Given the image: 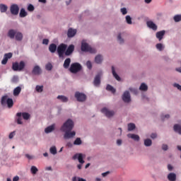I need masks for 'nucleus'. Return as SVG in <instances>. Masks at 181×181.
Segmentation results:
<instances>
[{"label": "nucleus", "instance_id": "obj_40", "mask_svg": "<svg viewBox=\"0 0 181 181\" xmlns=\"http://www.w3.org/2000/svg\"><path fill=\"white\" fill-rule=\"evenodd\" d=\"M135 128H136L135 124L129 123L128 124V131H134V129H135Z\"/></svg>", "mask_w": 181, "mask_h": 181}, {"label": "nucleus", "instance_id": "obj_51", "mask_svg": "<svg viewBox=\"0 0 181 181\" xmlns=\"http://www.w3.org/2000/svg\"><path fill=\"white\" fill-rule=\"evenodd\" d=\"M173 86H174V87H176V88H177V90H180V91H181V86L179 85V83H174Z\"/></svg>", "mask_w": 181, "mask_h": 181}, {"label": "nucleus", "instance_id": "obj_17", "mask_svg": "<svg viewBox=\"0 0 181 181\" xmlns=\"http://www.w3.org/2000/svg\"><path fill=\"white\" fill-rule=\"evenodd\" d=\"M76 33H77V30L69 28L68 30L67 36L68 37H74V36H76Z\"/></svg>", "mask_w": 181, "mask_h": 181}, {"label": "nucleus", "instance_id": "obj_25", "mask_svg": "<svg viewBox=\"0 0 181 181\" xmlns=\"http://www.w3.org/2000/svg\"><path fill=\"white\" fill-rule=\"evenodd\" d=\"M112 72L115 78H116L117 81H121V78L119 77V76H118V74H117V72H115V69L114 68V66H112Z\"/></svg>", "mask_w": 181, "mask_h": 181}, {"label": "nucleus", "instance_id": "obj_54", "mask_svg": "<svg viewBox=\"0 0 181 181\" xmlns=\"http://www.w3.org/2000/svg\"><path fill=\"white\" fill-rule=\"evenodd\" d=\"M42 45H49V40L48 39H44L42 40Z\"/></svg>", "mask_w": 181, "mask_h": 181}, {"label": "nucleus", "instance_id": "obj_53", "mask_svg": "<svg viewBox=\"0 0 181 181\" xmlns=\"http://www.w3.org/2000/svg\"><path fill=\"white\" fill-rule=\"evenodd\" d=\"M13 136H15V132L10 133L8 138H9V139H12V138H13Z\"/></svg>", "mask_w": 181, "mask_h": 181}, {"label": "nucleus", "instance_id": "obj_52", "mask_svg": "<svg viewBox=\"0 0 181 181\" xmlns=\"http://www.w3.org/2000/svg\"><path fill=\"white\" fill-rule=\"evenodd\" d=\"M121 12L123 15H127V8H121Z\"/></svg>", "mask_w": 181, "mask_h": 181}, {"label": "nucleus", "instance_id": "obj_55", "mask_svg": "<svg viewBox=\"0 0 181 181\" xmlns=\"http://www.w3.org/2000/svg\"><path fill=\"white\" fill-rule=\"evenodd\" d=\"M108 175H110V171L102 173L103 177H105V176H108Z\"/></svg>", "mask_w": 181, "mask_h": 181}, {"label": "nucleus", "instance_id": "obj_6", "mask_svg": "<svg viewBox=\"0 0 181 181\" xmlns=\"http://www.w3.org/2000/svg\"><path fill=\"white\" fill-rule=\"evenodd\" d=\"M75 98L78 103H84L87 100V95L83 93L76 91L74 95Z\"/></svg>", "mask_w": 181, "mask_h": 181}, {"label": "nucleus", "instance_id": "obj_60", "mask_svg": "<svg viewBox=\"0 0 181 181\" xmlns=\"http://www.w3.org/2000/svg\"><path fill=\"white\" fill-rule=\"evenodd\" d=\"M156 136H157L156 134H152L151 135V138H152V139H155V138H156Z\"/></svg>", "mask_w": 181, "mask_h": 181}, {"label": "nucleus", "instance_id": "obj_35", "mask_svg": "<svg viewBox=\"0 0 181 181\" xmlns=\"http://www.w3.org/2000/svg\"><path fill=\"white\" fill-rule=\"evenodd\" d=\"M8 100V95H4L1 98V105H5Z\"/></svg>", "mask_w": 181, "mask_h": 181}, {"label": "nucleus", "instance_id": "obj_28", "mask_svg": "<svg viewBox=\"0 0 181 181\" xmlns=\"http://www.w3.org/2000/svg\"><path fill=\"white\" fill-rule=\"evenodd\" d=\"M174 131L175 132H178L180 135H181V125L180 124H175L174 125Z\"/></svg>", "mask_w": 181, "mask_h": 181}, {"label": "nucleus", "instance_id": "obj_45", "mask_svg": "<svg viewBox=\"0 0 181 181\" xmlns=\"http://www.w3.org/2000/svg\"><path fill=\"white\" fill-rule=\"evenodd\" d=\"M175 22H180L181 21V15H176L174 16Z\"/></svg>", "mask_w": 181, "mask_h": 181}, {"label": "nucleus", "instance_id": "obj_3", "mask_svg": "<svg viewBox=\"0 0 181 181\" xmlns=\"http://www.w3.org/2000/svg\"><path fill=\"white\" fill-rule=\"evenodd\" d=\"M25 66L26 64L23 61L20 62V63L13 62L12 64V70H13V71H22V70L25 69Z\"/></svg>", "mask_w": 181, "mask_h": 181}, {"label": "nucleus", "instance_id": "obj_48", "mask_svg": "<svg viewBox=\"0 0 181 181\" xmlns=\"http://www.w3.org/2000/svg\"><path fill=\"white\" fill-rule=\"evenodd\" d=\"M117 40L119 42L120 45H122V43H124V39H122L121 37V33H119L118 35H117Z\"/></svg>", "mask_w": 181, "mask_h": 181}, {"label": "nucleus", "instance_id": "obj_20", "mask_svg": "<svg viewBox=\"0 0 181 181\" xmlns=\"http://www.w3.org/2000/svg\"><path fill=\"white\" fill-rule=\"evenodd\" d=\"M56 127L55 124H52L51 126L47 127L45 129V134H50V132H52V131H54V127Z\"/></svg>", "mask_w": 181, "mask_h": 181}, {"label": "nucleus", "instance_id": "obj_57", "mask_svg": "<svg viewBox=\"0 0 181 181\" xmlns=\"http://www.w3.org/2000/svg\"><path fill=\"white\" fill-rule=\"evenodd\" d=\"M165 118H167V119L170 118V115H165V116H163V115L161 116L162 119H165Z\"/></svg>", "mask_w": 181, "mask_h": 181}, {"label": "nucleus", "instance_id": "obj_29", "mask_svg": "<svg viewBox=\"0 0 181 181\" xmlns=\"http://www.w3.org/2000/svg\"><path fill=\"white\" fill-rule=\"evenodd\" d=\"M6 104L8 108H12V107H13V100H12V98H8Z\"/></svg>", "mask_w": 181, "mask_h": 181}, {"label": "nucleus", "instance_id": "obj_37", "mask_svg": "<svg viewBox=\"0 0 181 181\" xmlns=\"http://www.w3.org/2000/svg\"><path fill=\"white\" fill-rule=\"evenodd\" d=\"M0 11L2 13L6 12V11H8V6H6V5L4 4H0Z\"/></svg>", "mask_w": 181, "mask_h": 181}, {"label": "nucleus", "instance_id": "obj_41", "mask_svg": "<svg viewBox=\"0 0 181 181\" xmlns=\"http://www.w3.org/2000/svg\"><path fill=\"white\" fill-rule=\"evenodd\" d=\"M126 21H127V23H128V25H132V18H131V16H127Z\"/></svg>", "mask_w": 181, "mask_h": 181}, {"label": "nucleus", "instance_id": "obj_30", "mask_svg": "<svg viewBox=\"0 0 181 181\" xmlns=\"http://www.w3.org/2000/svg\"><path fill=\"white\" fill-rule=\"evenodd\" d=\"M57 99L61 100V101H62V103H67L69 101V99L67 98V97L64 96V95H58Z\"/></svg>", "mask_w": 181, "mask_h": 181}, {"label": "nucleus", "instance_id": "obj_59", "mask_svg": "<svg viewBox=\"0 0 181 181\" xmlns=\"http://www.w3.org/2000/svg\"><path fill=\"white\" fill-rule=\"evenodd\" d=\"M13 181H19V177L18 176H16L13 178Z\"/></svg>", "mask_w": 181, "mask_h": 181}, {"label": "nucleus", "instance_id": "obj_9", "mask_svg": "<svg viewBox=\"0 0 181 181\" xmlns=\"http://www.w3.org/2000/svg\"><path fill=\"white\" fill-rule=\"evenodd\" d=\"M11 15L16 16L19 13V6L18 4H12L10 7Z\"/></svg>", "mask_w": 181, "mask_h": 181}, {"label": "nucleus", "instance_id": "obj_47", "mask_svg": "<svg viewBox=\"0 0 181 181\" xmlns=\"http://www.w3.org/2000/svg\"><path fill=\"white\" fill-rule=\"evenodd\" d=\"M28 11H29V12H33L35 11V6L32 4H29L28 6Z\"/></svg>", "mask_w": 181, "mask_h": 181}, {"label": "nucleus", "instance_id": "obj_62", "mask_svg": "<svg viewBox=\"0 0 181 181\" xmlns=\"http://www.w3.org/2000/svg\"><path fill=\"white\" fill-rule=\"evenodd\" d=\"M66 146H69V148H71V146H73V144L70 142H68L66 144Z\"/></svg>", "mask_w": 181, "mask_h": 181}, {"label": "nucleus", "instance_id": "obj_24", "mask_svg": "<svg viewBox=\"0 0 181 181\" xmlns=\"http://www.w3.org/2000/svg\"><path fill=\"white\" fill-rule=\"evenodd\" d=\"M21 91H22V88L21 86H18L13 90V95L15 97L18 96L19 94H21Z\"/></svg>", "mask_w": 181, "mask_h": 181}, {"label": "nucleus", "instance_id": "obj_5", "mask_svg": "<svg viewBox=\"0 0 181 181\" xmlns=\"http://www.w3.org/2000/svg\"><path fill=\"white\" fill-rule=\"evenodd\" d=\"M81 51L82 52H88L89 53H96L97 51L95 49L91 47L87 42H83L81 43Z\"/></svg>", "mask_w": 181, "mask_h": 181}, {"label": "nucleus", "instance_id": "obj_4", "mask_svg": "<svg viewBox=\"0 0 181 181\" xmlns=\"http://www.w3.org/2000/svg\"><path fill=\"white\" fill-rule=\"evenodd\" d=\"M81 64H80V63L78 62H75L71 64L69 71L71 73H73L74 74H76V73H78V71H81Z\"/></svg>", "mask_w": 181, "mask_h": 181}, {"label": "nucleus", "instance_id": "obj_23", "mask_svg": "<svg viewBox=\"0 0 181 181\" xmlns=\"http://www.w3.org/2000/svg\"><path fill=\"white\" fill-rule=\"evenodd\" d=\"M128 138L134 139V141H139V136L138 134H127Z\"/></svg>", "mask_w": 181, "mask_h": 181}, {"label": "nucleus", "instance_id": "obj_49", "mask_svg": "<svg viewBox=\"0 0 181 181\" xmlns=\"http://www.w3.org/2000/svg\"><path fill=\"white\" fill-rule=\"evenodd\" d=\"M11 81L13 83H18V81H19V78L16 76H14L12 79H11Z\"/></svg>", "mask_w": 181, "mask_h": 181}, {"label": "nucleus", "instance_id": "obj_11", "mask_svg": "<svg viewBox=\"0 0 181 181\" xmlns=\"http://www.w3.org/2000/svg\"><path fill=\"white\" fill-rule=\"evenodd\" d=\"M122 100L124 103H130L131 102V95L129 94V92L128 90H126L123 95H122Z\"/></svg>", "mask_w": 181, "mask_h": 181}, {"label": "nucleus", "instance_id": "obj_2", "mask_svg": "<svg viewBox=\"0 0 181 181\" xmlns=\"http://www.w3.org/2000/svg\"><path fill=\"white\" fill-rule=\"evenodd\" d=\"M7 36L10 37V39H15L16 37V40L18 42H21L23 39V35L22 33L18 32V30L13 29L8 30Z\"/></svg>", "mask_w": 181, "mask_h": 181}, {"label": "nucleus", "instance_id": "obj_14", "mask_svg": "<svg viewBox=\"0 0 181 181\" xmlns=\"http://www.w3.org/2000/svg\"><path fill=\"white\" fill-rule=\"evenodd\" d=\"M33 74L35 76H39L40 74H42V69H40V66L36 65L34 66L33 71H32Z\"/></svg>", "mask_w": 181, "mask_h": 181}, {"label": "nucleus", "instance_id": "obj_63", "mask_svg": "<svg viewBox=\"0 0 181 181\" xmlns=\"http://www.w3.org/2000/svg\"><path fill=\"white\" fill-rule=\"evenodd\" d=\"M26 158H28V159H32V156L29 155V154H26L25 155Z\"/></svg>", "mask_w": 181, "mask_h": 181}, {"label": "nucleus", "instance_id": "obj_7", "mask_svg": "<svg viewBox=\"0 0 181 181\" xmlns=\"http://www.w3.org/2000/svg\"><path fill=\"white\" fill-rule=\"evenodd\" d=\"M66 49H67V45H65V44H61L57 47V52L59 57H63L64 54V52H66Z\"/></svg>", "mask_w": 181, "mask_h": 181}, {"label": "nucleus", "instance_id": "obj_61", "mask_svg": "<svg viewBox=\"0 0 181 181\" xmlns=\"http://www.w3.org/2000/svg\"><path fill=\"white\" fill-rule=\"evenodd\" d=\"M117 145H121V144H122V141L121 139H118L117 141Z\"/></svg>", "mask_w": 181, "mask_h": 181}, {"label": "nucleus", "instance_id": "obj_8", "mask_svg": "<svg viewBox=\"0 0 181 181\" xmlns=\"http://www.w3.org/2000/svg\"><path fill=\"white\" fill-rule=\"evenodd\" d=\"M101 112H103V114H105V115L106 117H107V118H111V117H114L115 112L112 110H109L108 109H107L106 107H104L101 110Z\"/></svg>", "mask_w": 181, "mask_h": 181}, {"label": "nucleus", "instance_id": "obj_1", "mask_svg": "<svg viewBox=\"0 0 181 181\" xmlns=\"http://www.w3.org/2000/svg\"><path fill=\"white\" fill-rule=\"evenodd\" d=\"M73 128H74V122H73V120L69 119L64 123V124L61 127V131L65 132L64 135V138L65 139H70V138L76 136V132H71Z\"/></svg>", "mask_w": 181, "mask_h": 181}, {"label": "nucleus", "instance_id": "obj_38", "mask_svg": "<svg viewBox=\"0 0 181 181\" xmlns=\"http://www.w3.org/2000/svg\"><path fill=\"white\" fill-rule=\"evenodd\" d=\"M49 152L52 155H56L57 153V148H56V146H52L49 148Z\"/></svg>", "mask_w": 181, "mask_h": 181}, {"label": "nucleus", "instance_id": "obj_39", "mask_svg": "<svg viewBox=\"0 0 181 181\" xmlns=\"http://www.w3.org/2000/svg\"><path fill=\"white\" fill-rule=\"evenodd\" d=\"M145 146H151L152 145V140L147 139L144 140Z\"/></svg>", "mask_w": 181, "mask_h": 181}, {"label": "nucleus", "instance_id": "obj_18", "mask_svg": "<svg viewBox=\"0 0 181 181\" xmlns=\"http://www.w3.org/2000/svg\"><path fill=\"white\" fill-rule=\"evenodd\" d=\"M165 30H161V31L157 32L156 34V37L160 42V40H162V39H163V37L165 36Z\"/></svg>", "mask_w": 181, "mask_h": 181}, {"label": "nucleus", "instance_id": "obj_64", "mask_svg": "<svg viewBox=\"0 0 181 181\" xmlns=\"http://www.w3.org/2000/svg\"><path fill=\"white\" fill-rule=\"evenodd\" d=\"M78 181H87V180H84V178H80V177H78Z\"/></svg>", "mask_w": 181, "mask_h": 181}, {"label": "nucleus", "instance_id": "obj_12", "mask_svg": "<svg viewBox=\"0 0 181 181\" xmlns=\"http://www.w3.org/2000/svg\"><path fill=\"white\" fill-rule=\"evenodd\" d=\"M83 156L82 153H76L72 157V159H74V160L78 159L79 163H81V165H83V163H84V160L83 159Z\"/></svg>", "mask_w": 181, "mask_h": 181}, {"label": "nucleus", "instance_id": "obj_46", "mask_svg": "<svg viewBox=\"0 0 181 181\" xmlns=\"http://www.w3.org/2000/svg\"><path fill=\"white\" fill-rule=\"evenodd\" d=\"M45 69H46V70H48L49 71H50V70H52V69H53V66L50 63L47 64L45 66Z\"/></svg>", "mask_w": 181, "mask_h": 181}, {"label": "nucleus", "instance_id": "obj_21", "mask_svg": "<svg viewBox=\"0 0 181 181\" xmlns=\"http://www.w3.org/2000/svg\"><path fill=\"white\" fill-rule=\"evenodd\" d=\"M70 63H71V59L70 58L66 59L63 65L64 69H69L70 67Z\"/></svg>", "mask_w": 181, "mask_h": 181}, {"label": "nucleus", "instance_id": "obj_42", "mask_svg": "<svg viewBox=\"0 0 181 181\" xmlns=\"http://www.w3.org/2000/svg\"><path fill=\"white\" fill-rule=\"evenodd\" d=\"M156 49H158V50H160V52H162V50H163V45H162L161 43H158L156 45Z\"/></svg>", "mask_w": 181, "mask_h": 181}, {"label": "nucleus", "instance_id": "obj_16", "mask_svg": "<svg viewBox=\"0 0 181 181\" xmlns=\"http://www.w3.org/2000/svg\"><path fill=\"white\" fill-rule=\"evenodd\" d=\"M74 52V46L73 45H71L68 47L65 52V56H70Z\"/></svg>", "mask_w": 181, "mask_h": 181}, {"label": "nucleus", "instance_id": "obj_26", "mask_svg": "<svg viewBox=\"0 0 181 181\" xmlns=\"http://www.w3.org/2000/svg\"><path fill=\"white\" fill-rule=\"evenodd\" d=\"M168 179L170 181H176V174H175L173 173H170L168 175Z\"/></svg>", "mask_w": 181, "mask_h": 181}, {"label": "nucleus", "instance_id": "obj_22", "mask_svg": "<svg viewBox=\"0 0 181 181\" xmlns=\"http://www.w3.org/2000/svg\"><path fill=\"white\" fill-rule=\"evenodd\" d=\"M95 62L97 63V64H101V63H103V56L100 54L97 55L95 57Z\"/></svg>", "mask_w": 181, "mask_h": 181}, {"label": "nucleus", "instance_id": "obj_33", "mask_svg": "<svg viewBox=\"0 0 181 181\" xmlns=\"http://www.w3.org/2000/svg\"><path fill=\"white\" fill-rule=\"evenodd\" d=\"M106 90H107V91H111V93H112V94H115L116 90L111 85H107L106 87Z\"/></svg>", "mask_w": 181, "mask_h": 181}, {"label": "nucleus", "instance_id": "obj_32", "mask_svg": "<svg viewBox=\"0 0 181 181\" xmlns=\"http://www.w3.org/2000/svg\"><path fill=\"white\" fill-rule=\"evenodd\" d=\"M30 172L33 175H36L37 172H39V170L37 169V168H36V166L33 165L31 166Z\"/></svg>", "mask_w": 181, "mask_h": 181}, {"label": "nucleus", "instance_id": "obj_50", "mask_svg": "<svg viewBox=\"0 0 181 181\" xmlns=\"http://www.w3.org/2000/svg\"><path fill=\"white\" fill-rule=\"evenodd\" d=\"M86 66L88 67V69H89V70H91V69L93 68V65L91 64V62L88 61L86 62Z\"/></svg>", "mask_w": 181, "mask_h": 181}, {"label": "nucleus", "instance_id": "obj_44", "mask_svg": "<svg viewBox=\"0 0 181 181\" xmlns=\"http://www.w3.org/2000/svg\"><path fill=\"white\" fill-rule=\"evenodd\" d=\"M74 145H81V139L76 138L74 142Z\"/></svg>", "mask_w": 181, "mask_h": 181}, {"label": "nucleus", "instance_id": "obj_58", "mask_svg": "<svg viewBox=\"0 0 181 181\" xmlns=\"http://www.w3.org/2000/svg\"><path fill=\"white\" fill-rule=\"evenodd\" d=\"M168 170L172 171L173 169V167L171 165L169 164V165H168Z\"/></svg>", "mask_w": 181, "mask_h": 181}, {"label": "nucleus", "instance_id": "obj_15", "mask_svg": "<svg viewBox=\"0 0 181 181\" xmlns=\"http://www.w3.org/2000/svg\"><path fill=\"white\" fill-rule=\"evenodd\" d=\"M147 26L148 28H149L150 29H152L153 30H158V26L156 25V24L154 23L153 21H147Z\"/></svg>", "mask_w": 181, "mask_h": 181}, {"label": "nucleus", "instance_id": "obj_31", "mask_svg": "<svg viewBox=\"0 0 181 181\" xmlns=\"http://www.w3.org/2000/svg\"><path fill=\"white\" fill-rule=\"evenodd\" d=\"M139 90H141V91H148V86L143 83L141 84Z\"/></svg>", "mask_w": 181, "mask_h": 181}, {"label": "nucleus", "instance_id": "obj_56", "mask_svg": "<svg viewBox=\"0 0 181 181\" xmlns=\"http://www.w3.org/2000/svg\"><path fill=\"white\" fill-rule=\"evenodd\" d=\"M162 149H163V151H168V145L163 144Z\"/></svg>", "mask_w": 181, "mask_h": 181}, {"label": "nucleus", "instance_id": "obj_36", "mask_svg": "<svg viewBox=\"0 0 181 181\" xmlns=\"http://www.w3.org/2000/svg\"><path fill=\"white\" fill-rule=\"evenodd\" d=\"M21 115L23 118V119L28 120L30 118V115L28 112H23L21 113Z\"/></svg>", "mask_w": 181, "mask_h": 181}, {"label": "nucleus", "instance_id": "obj_19", "mask_svg": "<svg viewBox=\"0 0 181 181\" xmlns=\"http://www.w3.org/2000/svg\"><path fill=\"white\" fill-rule=\"evenodd\" d=\"M56 50H57V45L56 44L52 43L49 46V51L50 53H56Z\"/></svg>", "mask_w": 181, "mask_h": 181}, {"label": "nucleus", "instance_id": "obj_10", "mask_svg": "<svg viewBox=\"0 0 181 181\" xmlns=\"http://www.w3.org/2000/svg\"><path fill=\"white\" fill-rule=\"evenodd\" d=\"M101 76H103V73H98L93 81V84L95 87H98V86H100V84H101Z\"/></svg>", "mask_w": 181, "mask_h": 181}, {"label": "nucleus", "instance_id": "obj_43", "mask_svg": "<svg viewBox=\"0 0 181 181\" xmlns=\"http://www.w3.org/2000/svg\"><path fill=\"white\" fill-rule=\"evenodd\" d=\"M35 90L37 93H42V91H43V86H37Z\"/></svg>", "mask_w": 181, "mask_h": 181}, {"label": "nucleus", "instance_id": "obj_13", "mask_svg": "<svg viewBox=\"0 0 181 181\" xmlns=\"http://www.w3.org/2000/svg\"><path fill=\"white\" fill-rule=\"evenodd\" d=\"M12 56H13L12 52L5 54L4 59L1 61V64H6V63H8V59H11Z\"/></svg>", "mask_w": 181, "mask_h": 181}, {"label": "nucleus", "instance_id": "obj_34", "mask_svg": "<svg viewBox=\"0 0 181 181\" xmlns=\"http://www.w3.org/2000/svg\"><path fill=\"white\" fill-rule=\"evenodd\" d=\"M28 16V13L25 11V8H21L20 11V17L25 18V16Z\"/></svg>", "mask_w": 181, "mask_h": 181}, {"label": "nucleus", "instance_id": "obj_27", "mask_svg": "<svg viewBox=\"0 0 181 181\" xmlns=\"http://www.w3.org/2000/svg\"><path fill=\"white\" fill-rule=\"evenodd\" d=\"M16 116L18 117L17 119V124L22 125V112H18Z\"/></svg>", "mask_w": 181, "mask_h": 181}]
</instances>
